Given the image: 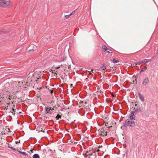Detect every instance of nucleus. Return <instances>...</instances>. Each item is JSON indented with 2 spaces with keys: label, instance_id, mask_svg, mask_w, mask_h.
Returning a JSON list of instances; mask_svg holds the SVG:
<instances>
[{
  "label": "nucleus",
  "instance_id": "f257e3e1",
  "mask_svg": "<svg viewBox=\"0 0 158 158\" xmlns=\"http://www.w3.org/2000/svg\"><path fill=\"white\" fill-rule=\"evenodd\" d=\"M19 82L18 81L13 82L11 85V88L13 92L17 93L19 92L20 89V86L19 85Z\"/></svg>",
  "mask_w": 158,
  "mask_h": 158
},
{
  "label": "nucleus",
  "instance_id": "f03ea898",
  "mask_svg": "<svg viewBox=\"0 0 158 158\" xmlns=\"http://www.w3.org/2000/svg\"><path fill=\"white\" fill-rule=\"evenodd\" d=\"M10 4V1H0V7H7Z\"/></svg>",
  "mask_w": 158,
  "mask_h": 158
},
{
  "label": "nucleus",
  "instance_id": "7ed1b4c3",
  "mask_svg": "<svg viewBox=\"0 0 158 158\" xmlns=\"http://www.w3.org/2000/svg\"><path fill=\"white\" fill-rule=\"evenodd\" d=\"M3 131L1 132V134L2 136L3 135L8 134V133L10 131L9 128H7L6 127H5V128H3Z\"/></svg>",
  "mask_w": 158,
  "mask_h": 158
},
{
  "label": "nucleus",
  "instance_id": "20e7f679",
  "mask_svg": "<svg viewBox=\"0 0 158 158\" xmlns=\"http://www.w3.org/2000/svg\"><path fill=\"white\" fill-rule=\"evenodd\" d=\"M38 75V74L35 73H34L33 74H32V73H30L28 78H30V77H31V81L35 80L36 81H37V80L35 79V77Z\"/></svg>",
  "mask_w": 158,
  "mask_h": 158
},
{
  "label": "nucleus",
  "instance_id": "39448f33",
  "mask_svg": "<svg viewBox=\"0 0 158 158\" xmlns=\"http://www.w3.org/2000/svg\"><path fill=\"white\" fill-rule=\"evenodd\" d=\"M99 131L100 135L104 136H106L107 135V131H105L104 128L99 129Z\"/></svg>",
  "mask_w": 158,
  "mask_h": 158
},
{
  "label": "nucleus",
  "instance_id": "423d86ee",
  "mask_svg": "<svg viewBox=\"0 0 158 158\" xmlns=\"http://www.w3.org/2000/svg\"><path fill=\"white\" fill-rule=\"evenodd\" d=\"M127 126H130L131 127H133L135 126V123L134 121L131 120L130 121H128L126 124Z\"/></svg>",
  "mask_w": 158,
  "mask_h": 158
},
{
  "label": "nucleus",
  "instance_id": "0eeeda50",
  "mask_svg": "<svg viewBox=\"0 0 158 158\" xmlns=\"http://www.w3.org/2000/svg\"><path fill=\"white\" fill-rule=\"evenodd\" d=\"M149 82V80L148 77H146L143 80L142 84L144 85H147Z\"/></svg>",
  "mask_w": 158,
  "mask_h": 158
},
{
  "label": "nucleus",
  "instance_id": "6e6552de",
  "mask_svg": "<svg viewBox=\"0 0 158 158\" xmlns=\"http://www.w3.org/2000/svg\"><path fill=\"white\" fill-rule=\"evenodd\" d=\"M45 110L46 113H49L51 114V112H50V110H54L53 108H51V107H45Z\"/></svg>",
  "mask_w": 158,
  "mask_h": 158
},
{
  "label": "nucleus",
  "instance_id": "1a4fd4ad",
  "mask_svg": "<svg viewBox=\"0 0 158 158\" xmlns=\"http://www.w3.org/2000/svg\"><path fill=\"white\" fill-rule=\"evenodd\" d=\"M36 48V46L35 45H31L30 47V50L29 52H31L33 51H34L35 50V48Z\"/></svg>",
  "mask_w": 158,
  "mask_h": 158
},
{
  "label": "nucleus",
  "instance_id": "9d476101",
  "mask_svg": "<svg viewBox=\"0 0 158 158\" xmlns=\"http://www.w3.org/2000/svg\"><path fill=\"white\" fill-rule=\"evenodd\" d=\"M130 118L131 119H133L135 118L134 114L132 112H131L130 114Z\"/></svg>",
  "mask_w": 158,
  "mask_h": 158
},
{
  "label": "nucleus",
  "instance_id": "9b49d317",
  "mask_svg": "<svg viewBox=\"0 0 158 158\" xmlns=\"http://www.w3.org/2000/svg\"><path fill=\"white\" fill-rule=\"evenodd\" d=\"M138 96L142 101L143 102L144 101L143 97L142 95H141L140 94H138Z\"/></svg>",
  "mask_w": 158,
  "mask_h": 158
},
{
  "label": "nucleus",
  "instance_id": "f8f14e48",
  "mask_svg": "<svg viewBox=\"0 0 158 158\" xmlns=\"http://www.w3.org/2000/svg\"><path fill=\"white\" fill-rule=\"evenodd\" d=\"M102 48L103 50H104V51H107L108 49L107 48V47L105 45H103L102 46Z\"/></svg>",
  "mask_w": 158,
  "mask_h": 158
},
{
  "label": "nucleus",
  "instance_id": "ddd939ff",
  "mask_svg": "<svg viewBox=\"0 0 158 158\" xmlns=\"http://www.w3.org/2000/svg\"><path fill=\"white\" fill-rule=\"evenodd\" d=\"M151 60L150 59H145V60H142V62L143 63H148L149 61H150Z\"/></svg>",
  "mask_w": 158,
  "mask_h": 158
},
{
  "label": "nucleus",
  "instance_id": "4468645a",
  "mask_svg": "<svg viewBox=\"0 0 158 158\" xmlns=\"http://www.w3.org/2000/svg\"><path fill=\"white\" fill-rule=\"evenodd\" d=\"M33 158H40V156L38 154H35L33 155Z\"/></svg>",
  "mask_w": 158,
  "mask_h": 158
},
{
  "label": "nucleus",
  "instance_id": "2eb2a0df",
  "mask_svg": "<svg viewBox=\"0 0 158 158\" xmlns=\"http://www.w3.org/2000/svg\"><path fill=\"white\" fill-rule=\"evenodd\" d=\"M16 111V110L14 109V107H13L12 108V111H11L12 113L13 114H15V112Z\"/></svg>",
  "mask_w": 158,
  "mask_h": 158
},
{
  "label": "nucleus",
  "instance_id": "dca6fc26",
  "mask_svg": "<svg viewBox=\"0 0 158 158\" xmlns=\"http://www.w3.org/2000/svg\"><path fill=\"white\" fill-rule=\"evenodd\" d=\"M102 67L101 68V69H102L103 70H104L106 69V67L105 66V64H102Z\"/></svg>",
  "mask_w": 158,
  "mask_h": 158
},
{
  "label": "nucleus",
  "instance_id": "f3484780",
  "mask_svg": "<svg viewBox=\"0 0 158 158\" xmlns=\"http://www.w3.org/2000/svg\"><path fill=\"white\" fill-rule=\"evenodd\" d=\"M8 147H9V148L14 150H16V149L15 148H14L13 147H11V145H9Z\"/></svg>",
  "mask_w": 158,
  "mask_h": 158
},
{
  "label": "nucleus",
  "instance_id": "a211bd4d",
  "mask_svg": "<svg viewBox=\"0 0 158 158\" xmlns=\"http://www.w3.org/2000/svg\"><path fill=\"white\" fill-rule=\"evenodd\" d=\"M119 62V61L118 60H116L114 58L113 60V62L114 63H118Z\"/></svg>",
  "mask_w": 158,
  "mask_h": 158
},
{
  "label": "nucleus",
  "instance_id": "6ab92c4d",
  "mask_svg": "<svg viewBox=\"0 0 158 158\" xmlns=\"http://www.w3.org/2000/svg\"><path fill=\"white\" fill-rule=\"evenodd\" d=\"M143 63V62H142V61H140L139 62H138V63H135V64L136 65H140V64H142Z\"/></svg>",
  "mask_w": 158,
  "mask_h": 158
},
{
  "label": "nucleus",
  "instance_id": "aec40b11",
  "mask_svg": "<svg viewBox=\"0 0 158 158\" xmlns=\"http://www.w3.org/2000/svg\"><path fill=\"white\" fill-rule=\"evenodd\" d=\"M72 13H71V14H70L69 15H66L65 16V18L66 19H68L69 18V17L71 15H72Z\"/></svg>",
  "mask_w": 158,
  "mask_h": 158
},
{
  "label": "nucleus",
  "instance_id": "412c9836",
  "mask_svg": "<svg viewBox=\"0 0 158 158\" xmlns=\"http://www.w3.org/2000/svg\"><path fill=\"white\" fill-rule=\"evenodd\" d=\"M147 69V67L145 66L143 69H142L140 71V72H143L144 70H146Z\"/></svg>",
  "mask_w": 158,
  "mask_h": 158
},
{
  "label": "nucleus",
  "instance_id": "4be33fe9",
  "mask_svg": "<svg viewBox=\"0 0 158 158\" xmlns=\"http://www.w3.org/2000/svg\"><path fill=\"white\" fill-rule=\"evenodd\" d=\"M19 152L23 155H25V156H27V154H26L25 152Z\"/></svg>",
  "mask_w": 158,
  "mask_h": 158
},
{
  "label": "nucleus",
  "instance_id": "5701e85b",
  "mask_svg": "<svg viewBox=\"0 0 158 158\" xmlns=\"http://www.w3.org/2000/svg\"><path fill=\"white\" fill-rule=\"evenodd\" d=\"M61 118V116L60 115H59L58 114H57V115L56 116V118L57 119H58Z\"/></svg>",
  "mask_w": 158,
  "mask_h": 158
},
{
  "label": "nucleus",
  "instance_id": "b1692460",
  "mask_svg": "<svg viewBox=\"0 0 158 158\" xmlns=\"http://www.w3.org/2000/svg\"><path fill=\"white\" fill-rule=\"evenodd\" d=\"M61 66H64V65H62V64L61 65ZM60 65L59 66H58L57 67H56L55 69H59L60 68Z\"/></svg>",
  "mask_w": 158,
  "mask_h": 158
},
{
  "label": "nucleus",
  "instance_id": "393cba45",
  "mask_svg": "<svg viewBox=\"0 0 158 158\" xmlns=\"http://www.w3.org/2000/svg\"><path fill=\"white\" fill-rule=\"evenodd\" d=\"M57 74L56 73H54V76L56 77V78H57Z\"/></svg>",
  "mask_w": 158,
  "mask_h": 158
},
{
  "label": "nucleus",
  "instance_id": "a878e982",
  "mask_svg": "<svg viewBox=\"0 0 158 158\" xmlns=\"http://www.w3.org/2000/svg\"><path fill=\"white\" fill-rule=\"evenodd\" d=\"M108 50V51L107 50V51L109 53H111L112 52L111 50Z\"/></svg>",
  "mask_w": 158,
  "mask_h": 158
},
{
  "label": "nucleus",
  "instance_id": "bb28decb",
  "mask_svg": "<svg viewBox=\"0 0 158 158\" xmlns=\"http://www.w3.org/2000/svg\"><path fill=\"white\" fill-rule=\"evenodd\" d=\"M64 70L65 72L68 71L67 69L66 68V67H65V69H64Z\"/></svg>",
  "mask_w": 158,
  "mask_h": 158
},
{
  "label": "nucleus",
  "instance_id": "cd10ccee",
  "mask_svg": "<svg viewBox=\"0 0 158 158\" xmlns=\"http://www.w3.org/2000/svg\"><path fill=\"white\" fill-rule=\"evenodd\" d=\"M12 96H9L8 98L9 99H11V98H12Z\"/></svg>",
  "mask_w": 158,
  "mask_h": 158
},
{
  "label": "nucleus",
  "instance_id": "c85d7f7f",
  "mask_svg": "<svg viewBox=\"0 0 158 158\" xmlns=\"http://www.w3.org/2000/svg\"><path fill=\"white\" fill-rule=\"evenodd\" d=\"M71 65H69V66H68V69H69V70H71Z\"/></svg>",
  "mask_w": 158,
  "mask_h": 158
},
{
  "label": "nucleus",
  "instance_id": "c756f323",
  "mask_svg": "<svg viewBox=\"0 0 158 158\" xmlns=\"http://www.w3.org/2000/svg\"><path fill=\"white\" fill-rule=\"evenodd\" d=\"M105 126L106 127L108 126V123H105Z\"/></svg>",
  "mask_w": 158,
  "mask_h": 158
},
{
  "label": "nucleus",
  "instance_id": "7c9ffc66",
  "mask_svg": "<svg viewBox=\"0 0 158 158\" xmlns=\"http://www.w3.org/2000/svg\"><path fill=\"white\" fill-rule=\"evenodd\" d=\"M19 142H20L19 141H16L15 142V143H16V144H17V143H19Z\"/></svg>",
  "mask_w": 158,
  "mask_h": 158
},
{
  "label": "nucleus",
  "instance_id": "2f4dec72",
  "mask_svg": "<svg viewBox=\"0 0 158 158\" xmlns=\"http://www.w3.org/2000/svg\"><path fill=\"white\" fill-rule=\"evenodd\" d=\"M53 90H51L50 91V93L51 94L52 93H53Z\"/></svg>",
  "mask_w": 158,
  "mask_h": 158
},
{
  "label": "nucleus",
  "instance_id": "473e14b6",
  "mask_svg": "<svg viewBox=\"0 0 158 158\" xmlns=\"http://www.w3.org/2000/svg\"><path fill=\"white\" fill-rule=\"evenodd\" d=\"M83 102H83V101H81V102H80V104H82V103H83Z\"/></svg>",
  "mask_w": 158,
  "mask_h": 158
},
{
  "label": "nucleus",
  "instance_id": "72a5a7b5",
  "mask_svg": "<svg viewBox=\"0 0 158 158\" xmlns=\"http://www.w3.org/2000/svg\"><path fill=\"white\" fill-rule=\"evenodd\" d=\"M52 71V73H54V72H55V71L54 70H52L51 71Z\"/></svg>",
  "mask_w": 158,
  "mask_h": 158
},
{
  "label": "nucleus",
  "instance_id": "f704fd0d",
  "mask_svg": "<svg viewBox=\"0 0 158 158\" xmlns=\"http://www.w3.org/2000/svg\"><path fill=\"white\" fill-rule=\"evenodd\" d=\"M138 105L137 104H135V106H138Z\"/></svg>",
  "mask_w": 158,
  "mask_h": 158
},
{
  "label": "nucleus",
  "instance_id": "c9c22d12",
  "mask_svg": "<svg viewBox=\"0 0 158 158\" xmlns=\"http://www.w3.org/2000/svg\"><path fill=\"white\" fill-rule=\"evenodd\" d=\"M134 109H135V110H137L138 109V107L136 108H135V107L134 108Z\"/></svg>",
  "mask_w": 158,
  "mask_h": 158
},
{
  "label": "nucleus",
  "instance_id": "e433bc0d",
  "mask_svg": "<svg viewBox=\"0 0 158 158\" xmlns=\"http://www.w3.org/2000/svg\"><path fill=\"white\" fill-rule=\"evenodd\" d=\"M88 72H89V75H91V74H92V73H91L90 72V71H88Z\"/></svg>",
  "mask_w": 158,
  "mask_h": 158
},
{
  "label": "nucleus",
  "instance_id": "4c0bfd02",
  "mask_svg": "<svg viewBox=\"0 0 158 158\" xmlns=\"http://www.w3.org/2000/svg\"><path fill=\"white\" fill-rule=\"evenodd\" d=\"M8 106H7L6 107H5V109H8Z\"/></svg>",
  "mask_w": 158,
  "mask_h": 158
},
{
  "label": "nucleus",
  "instance_id": "58836bf2",
  "mask_svg": "<svg viewBox=\"0 0 158 158\" xmlns=\"http://www.w3.org/2000/svg\"><path fill=\"white\" fill-rule=\"evenodd\" d=\"M102 72L103 73H105V71H104V70H102Z\"/></svg>",
  "mask_w": 158,
  "mask_h": 158
},
{
  "label": "nucleus",
  "instance_id": "ea45409f",
  "mask_svg": "<svg viewBox=\"0 0 158 158\" xmlns=\"http://www.w3.org/2000/svg\"><path fill=\"white\" fill-rule=\"evenodd\" d=\"M112 127V126H110L108 128H110V127Z\"/></svg>",
  "mask_w": 158,
  "mask_h": 158
},
{
  "label": "nucleus",
  "instance_id": "a19ab883",
  "mask_svg": "<svg viewBox=\"0 0 158 158\" xmlns=\"http://www.w3.org/2000/svg\"><path fill=\"white\" fill-rule=\"evenodd\" d=\"M93 70H93V69H91V71H93Z\"/></svg>",
  "mask_w": 158,
  "mask_h": 158
},
{
  "label": "nucleus",
  "instance_id": "79ce46f5",
  "mask_svg": "<svg viewBox=\"0 0 158 158\" xmlns=\"http://www.w3.org/2000/svg\"><path fill=\"white\" fill-rule=\"evenodd\" d=\"M36 78H37V80H38V79H39V78L36 77Z\"/></svg>",
  "mask_w": 158,
  "mask_h": 158
},
{
  "label": "nucleus",
  "instance_id": "37998d69",
  "mask_svg": "<svg viewBox=\"0 0 158 158\" xmlns=\"http://www.w3.org/2000/svg\"><path fill=\"white\" fill-rule=\"evenodd\" d=\"M30 151L32 152V150H31Z\"/></svg>",
  "mask_w": 158,
  "mask_h": 158
},
{
  "label": "nucleus",
  "instance_id": "c03bdc74",
  "mask_svg": "<svg viewBox=\"0 0 158 158\" xmlns=\"http://www.w3.org/2000/svg\"><path fill=\"white\" fill-rule=\"evenodd\" d=\"M71 86H72V85H73V84H71Z\"/></svg>",
  "mask_w": 158,
  "mask_h": 158
},
{
  "label": "nucleus",
  "instance_id": "a18cd8bd",
  "mask_svg": "<svg viewBox=\"0 0 158 158\" xmlns=\"http://www.w3.org/2000/svg\"><path fill=\"white\" fill-rule=\"evenodd\" d=\"M15 106V105H13V107H14Z\"/></svg>",
  "mask_w": 158,
  "mask_h": 158
},
{
  "label": "nucleus",
  "instance_id": "49530a36",
  "mask_svg": "<svg viewBox=\"0 0 158 158\" xmlns=\"http://www.w3.org/2000/svg\"><path fill=\"white\" fill-rule=\"evenodd\" d=\"M48 86H46V88H47Z\"/></svg>",
  "mask_w": 158,
  "mask_h": 158
},
{
  "label": "nucleus",
  "instance_id": "de8ad7c7",
  "mask_svg": "<svg viewBox=\"0 0 158 158\" xmlns=\"http://www.w3.org/2000/svg\"><path fill=\"white\" fill-rule=\"evenodd\" d=\"M99 150H98L97 151H98Z\"/></svg>",
  "mask_w": 158,
  "mask_h": 158
}]
</instances>
